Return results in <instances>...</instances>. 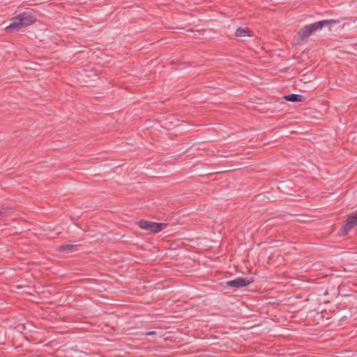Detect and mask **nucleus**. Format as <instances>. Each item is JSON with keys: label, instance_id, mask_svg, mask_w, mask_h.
I'll return each instance as SVG.
<instances>
[{"label": "nucleus", "instance_id": "7ed1b4c3", "mask_svg": "<svg viewBox=\"0 0 357 357\" xmlns=\"http://www.w3.org/2000/svg\"><path fill=\"white\" fill-rule=\"evenodd\" d=\"M137 224L142 229L149 231L153 234L159 233L166 229L168 225L165 222H155L145 220H140Z\"/></svg>", "mask_w": 357, "mask_h": 357}, {"label": "nucleus", "instance_id": "39448f33", "mask_svg": "<svg viewBox=\"0 0 357 357\" xmlns=\"http://www.w3.org/2000/svg\"><path fill=\"white\" fill-rule=\"evenodd\" d=\"M356 226H357L356 218L354 215H349L344 222L340 229V234L342 236L347 235L348 232Z\"/></svg>", "mask_w": 357, "mask_h": 357}, {"label": "nucleus", "instance_id": "f03ea898", "mask_svg": "<svg viewBox=\"0 0 357 357\" xmlns=\"http://www.w3.org/2000/svg\"><path fill=\"white\" fill-rule=\"evenodd\" d=\"M339 22V20H324L312 23L310 24L305 25L298 32L297 40L299 43L302 42L317 31L321 30L325 26H328L331 28L332 26L337 24Z\"/></svg>", "mask_w": 357, "mask_h": 357}, {"label": "nucleus", "instance_id": "9b49d317", "mask_svg": "<svg viewBox=\"0 0 357 357\" xmlns=\"http://www.w3.org/2000/svg\"><path fill=\"white\" fill-rule=\"evenodd\" d=\"M354 216L356 218V219H357V213H356V214H354Z\"/></svg>", "mask_w": 357, "mask_h": 357}, {"label": "nucleus", "instance_id": "6e6552de", "mask_svg": "<svg viewBox=\"0 0 357 357\" xmlns=\"http://www.w3.org/2000/svg\"><path fill=\"white\" fill-rule=\"evenodd\" d=\"M76 246H77V245H75V244H64V245H60L57 248V250L59 252H68L70 250H72L74 248H75Z\"/></svg>", "mask_w": 357, "mask_h": 357}, {"label": "nucleus", "instance_id": "1a4fd4ad", "mask_svg": "<svg viewBox=\"0 0 357 357\" xmlns=\"http://www.w3.org/2000/svg\"><path fill=\"white\" fill-rule=\"evenodd\" d=\"M8 211H9V209L7 208H0V218L6 215V214L8 213Z\"/></svg>", "mask_w": 357, "mask_h": 357}, {"label": "nucleus", "instance_id": "423d86ee", "mask_svg": "<svg viewBox=\"0 0 357 357\" xmlns=\"http://www.w3.org/2000/svg\"><path fill=\"white\" fill-rule=\"evenodd\" d=\"M283 98L287 101L292 102H302L305 100V96L295 93L285 95Z\"/></svg>", "mask_w": 357, "mask_h": 357}, {"label": "nucleus", "instance_id": "9d476101", "mask_svg": "<svg viewBox=\"0 0 357 357\" xmlns=\"http://www.w3.org/2000/svg\"><path fill=\"white\" fill-rule=\"evenodd\" d=\"M155 333H156L155 331H151L145 333V335H155Z\"/></svg>", "mask_w": 357, "mask_h": 357}, {"label": "nucleus", "instance_id": "20e7f679", "mask_svg": "<svg viewBox=\"0 0 357 357\" xmlns=\"http://www.w3.org/2000/svg\"><path fill=\"white\" fill-rule=\"evenodd\" d=\"M254 282L252 277L237 278L234 280L226 282V286L233 288H242L248 286Z\"/></svg>", "mask_w": 357, "mask_h": 357}, {"label": "nucleus", "instance_id": "f257e3e1", "mask_svg": "<svg viewBox=\"0 0 357 357\" xmlns=\"http://www.w3.org/2000/svg\"><path fill=\"white\" fill-rule=\"evenodd\" d=\"M10 24L5 27L7 33H13L21 29L29 26L37 21L36 16L31 12L20 13L10 19Z\"/></svg>", "mask_w": 357, "mask_h": 357}, {"label": "nucleus", "instance_id": "0eeeda50", "mask_svg": "<svg viewBox=\"0 0 357 357\" xmlns=\"http://www.w3.org/2000/svg\"><path fill=\"white\" fill-rule=\"evenodd\" d=\"M250 33L251 31L248 28L239 27L236 29L235 36L236 37L251 36Z\"/></svg>", "mask_w": 357, "mask_h": 357}]
</instances>
